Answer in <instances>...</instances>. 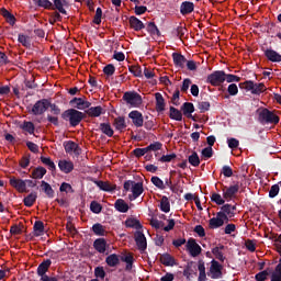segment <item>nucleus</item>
<instances>
[{"instance_id":"0e129e2a","label":"nucleus","mask_w":281,"mask_h":281,"mask_svg":"<svg viewBox=\"0 0 281 281\" xmlns=\"http://www.w3.org/2000/svg\"><path fill=\"white\" fill-rule=\"evenodd\" d=\"M193 85H191V79L187 78L182 80V86L180 87V90L178 92L187 93L189 91V88H191Z\"/></svg>"},{"instance_id":"5701e85b","label":"nucleus","mask_w":281,"mask_h":281,"mask_svg":"<svg viewBox=\"0 0 281 281\" xmlns=\"http://www.w3.org/2000/svg\"><path fill=\"white\" fill-rule=\"evenodd\" d=\"M113 127L115 131L123 133L126 130V120L124 116H117L113 120Z\"/></svg>"},{"instance_id":"412c9836","label":"nucleus","mask_w":281,"mask_h":281,"mask_svg":"<svg viewBox=\"0 0 281 281\" xmlns=\"http://www.w3.org/2000/svg\"><path fill=\"white\" fill-rule=\"evenodd\" d=\"M58 167H59V170L66 175L75 170V164H72V161H69V160H59Z\"/></svg>"},{"instance_id":"f03ea898","label":"nucleus","mask_w":281,"mask_h":281,"mask_svg":"<svg viewBox=\"0 0 281 281\" xmlns=\"http://www.w3.org/2000/svg\"><path fill=\"white\" fill-rule=\"evenodd\" d=\"M124 191L133 192V194L128 195V200L135 201L139 196H142V194H144V182H135V181H131V180L125 181L124 182Z\"/></svg>"},{"instance_id":"4be33fe9","label":"nucleus","mask_w":281,"mask_h":281,"mask_svg":"<svg viewBox=\"0 0 281 281\" xmlns=\"http://www.w3.org/2000/svg\"><path fill=\"white\" fill-rule=\"evenodd\" d=\"M195 5L193 4V2L184 1L180 4V14H182V16H187L193 13Z\"/></svg>"},{"instance_id":"680f3d73","label":"nucleus","mask_w":281,"mask_h":281,"mask_svg":"<svg viewBox=\"0 0 281 281\" xmlns=\"http://www.w3.org/2000/svg\"><path fill=\"white\" fill-rule=\"evenodd\" d=\"M105 276L106 273L104 272V268L95 267L93 269V277H95L97 279L103 280Z\"/></svg>"},{"instance_id":"7c9ffc66","label":"nucleus","mask_w":281,"mask_h":281,"mask_svg":"<svg viewBox=\"0 0 281 281\" xmlns=\"http://www.w3.org/2000/svg\"><path fill=\"white\" fill-rule=\"evenodd\" d=\"M120 260L122 261V257L119 258L116 254L106 256L104 262H106V266L110 268H115L117 265H120Z\"/></svg>"},{"instance_id":"aec40b11","label":"nucleus","mask_w":281,"mask_h":281,"mask_svg":"<svg viewBox=\"0 0 281 281\" xmlns=\"http://www.w3.org/2000/svg\"><path fill=\"white\" fill-rule=\"evenodd\" d=\"M221 276H223V273H221V265L218 261H211V279L217 280L221 279Z\"/></svg>"},{"instance_id":"c85d7f7f","label":"nucleus","mask_w":281,"mask_h":281,"mask_svg":"<svg viewBox=\"0 0 281 281\" xmlns=\"http://www.w3.org/2000/svg\"><path fill=\"white\" fill-rule=\"evenodd\" d=\"M40 187L42 188V192H44V194H46V198L48 199H53L55 198V191L53 190V188L50 187V184L46 181H42L40 182Z\"/></svg>"},{"instance_id":"6ab92c4d","label":"nucleus","mask_w":281,"mask_h":281,"mask_svg":"<svg viewBox=\"0 0 281 281\" xmlns=\"http://www.w3.org/2000/svg\"><path fill=\"white\" fill-rule=\"evenodd\" d=\"M265 52V57L267 60L271 63H281V55L280 53L273 50V49H263Z\"/></svg>"},{"instance_id":"4c0bfd02","label":"nucleus","mask_w":281,"mask_h":281,"mask_svg":"<svg viewBox=\"0 0 281 281\" xmlns=\"http://www.w3.org/2000/svg\"><path fill=\"white\" fill-rule=\"evenodd\" d=\"M44 235V223L42 221H35L33 224V236L40 237Z\"/></svg>"},{"instance_id":"338daca9","label":"nucleus","mask_w":281,"mask_h":281,"mask_svg":"<svg viewBox=\"0 0 281 281\" xmlns=\"http://www.w3.org/2000/svg\"><path fill=\"white\" fill-rule=\"evenodd\" d=\"M128 71L137 78H142V67L140 66H130Z\"/></svg>"},{"instance_id":"774afa93","label":"nucleus","mask_w":281,"mask_h":281,"mask_svg":"<svg viewBox=\"0 0 281 281\" xmlns=\"http://www.w3.org/2000/svg\"><path fill=\"white\" fill-rule=\"evenodd\" d=\"M161 147H162V144L156 142L154 144H149V146L146 148H140V150L157 151V150H160Z\"/></svg>"},{"instance_id":"ea45409f","label":"nucleus","mask_w":281,"mask_h":281,"mask_svg":"<svg viewBox=\"0 0 281 281\" xmlns=\"http://www.w3.org/2000/svg\"><path fill=\"white\" fill-rule=\"evenodd\" d=\"M124 225L126 227L133 228V229H142L143 228L142 223H139L138 220L133 218V217L126 218V222H124Z\"/></svg>"},{"instance_id":"f3484780","label":"nucleus","mask_w":281,"mask_h":281,"mask_svg":"<svg viewBox=\"0 0 281 281\" xmlns=\"http://www.w3.org/2000/svg\"><path fill=\"white\" fill-rule=\"evenodd\" d=\"M70 105L75 106L77 110L82 111L90 109L89 106H91V103L89 101L82 100V98H72V100H70Z\"/></svg>"},{"instance_id":"473e14b6","label":"nucleus","mask_w":281,"mask_h":281,"mask_svg":"<svg viewBox=\"0 0 281 281\" xmlns=\"http://www.w3.org/2000/svg\"><path fill=\"white\" fill-rule=\"evenodd\" d=\"M184 114L173 106H169V119L176 122H182Z\"/></svg>"},{"instance_id":"bb28decb","label":"nucleus","mask_w":281,"mask_h":281,"mask_svg":"<svg viewBox=\"0 0 281 281\" xmlns=\"http://www.w3.org/2000/svg\"><path fill=\"white\" fill-rule=\"evenodd\" d=\"M239 187L238 184L229 186L228 188H225L224 190V199L225 201H229L234 199V195L238 192Z\"/></svg>"},{"instance_id":"72a5a7b5","label":"nucleus","mask_w":281,"mask_h":281,"mask_svg":"<svg viewBox=\"0 0 281 281\" xmlns=\"http://www.w3.org/2000/svg\"><path fill=\"white\" fill-rule=\"evenodd\" d=\"M91 232H93V235L98 236V237H104L106 236V229L104 228V226H102V224L100 223H95L91 226Z\"/></svg>"},{"instance_id":"5fc2aeb1","label":"nucleus","mask_w":281,"mask_h":281,"mask_svg":"<svg viewBox=\"0 0 281 281\" xmlns=\"http://www.w3.org/2000/svg\"><path fill=\"white\" fill-rule=\"evenodd\" d=\"M188 162L192 167H195V168L200 167V157L198 156V153L193 151V154L189 156Z\"/></svg>"},{"instance_id":"6e6552de","label":"nucleus","mask_w":281,"mask_h":281,"mask_svg":"<svg viewBox=\"0 0 281 281\" xmlns=\"http://www.w3.org/2000/svg\"><path fill=\"white\" fill-rule=\"evenodd\" d=\"M135 244L137 245V249L144 252L148 248V243L146 240V235L143 232H135Z\"/></svg>"},{"instance_id":"c756f323","label":"nucleus","mask_w":281,"mask_h":281,"mask_svg":"<svg viewBox=\"0 0 281 281\" xmlns=\"http://www.w3.org/2000/svg\"><path fill=\"white\" fill-rule=\"evenodd\" d=\"M50 265H52L50 259H46V260L42 261L37 266V276H46V272H48Z\"/></svg>"},{"instance_id":"dca6fc26","label":"nucleus","mask_w":281,"mask_h":281,"mask_svg":"<svg viewBox=\"0 0 281 281\" xmlns=\"http://www.w3.org/2000/svg\"><path fill=\"white\" fill-rule=\"evenodd\" d=\"M128 119L133 121V125L140 128L144 125V115L139 111H131Z\"/></svg>"},{"instance_id":"e433bc0d","label":"nucleus","mask_w":281,"mask_h":281,"mask_svg":"<svg viewBox=\"0 0 281 281\" xmlns=\"http://www.w3.org/2000/svg\"><path fill=\"white\" fill-rule=\"evenodd\" d=\"M160 263L165 267H173L176 265V261L173 257L169 254H162L160 255Z\"/></svg>"},{"instance_id":"2eb2a0df","label":"nucleus","mask_w":281,"mask_h":281,"mask_svg":"<svg viewBox=\"0 0 281 281\" xmlns=\"http://www.w3.org/2000/svg\"><path fill=\"white\" fill-rule=\"evenodd\" d=\"M236 211V205H232V204H224V206H222V211L217 212V217H234L235 212Z\"/></svg>"},{"instance_id":"f257e3e1","label":"nucleus","mask_w":281,"mask_h":281,"mask_svg":"<svg viewBox=\"0 0 281 281\" xmlns=\"http://www.w3.org/2000/svg\"><path fill=\"white\" fill-rule=\"evenodd\" d=\"M61 119L64 122H68L70 127L76 128L85 119V113L75 109H68L61 113Z\"/></svg>"},{"instance_id":"13d9d810","label":"nucleus","mask_w":281,"mask_h":281,"mask_svg":"<svg viewBox=\"0 0 281 281\" xmlns=\"http://www.w3.org/2000/svg\"><path fill=\"white\" fill-rule=\"evenodd\" d=\"M122 262H126V271H131L133 269L134 258L131 255L122 256Z\"/></svg>"},{"instance_id":"cd10ccee","label":"nucleus","mask_w":281,"mask_h":281,"mask_svg":"<svg viewBox=\"0 0 281 281\" xmlns=\"http://www.w3.org/2000/svg\"><path fill=\"white\" fill-rule=\"evenodd\" d=\"M154 99L156 100V112L160 113L165 111V99L162 98V94L159 92L154 93Z\"/></svg>"},{"instance_id":"1a4fd4ad","label":"nucleus","mask_w":281,"mask_h":281,"mask_svg":"<svg viewBox=\"0 0 281 281\" xmlns=\"http://www.w3.org/2000/svg\"><path fill=\"white\" fill-rule=\"evenodd\" d=\"M64 150H66V154L68 155H72V154L77 156L81 155V148L74 140L64 142Z\"/></svg>"},{"instance_id":"423d86ee","label":"nucleus","mask_w":281,"mask_h":281,"mask_svg":"<svg viewBox=\"0 0 281 281\" xmlns=\"http://www.w3.org/2000/svg\"><path fill=\"white\" fill-rule=\"evenodd\" d=\"M206 82L211 83L213 87H218L225 82V72L223 70H215V72L209 75Z\"/></svg>"},{"instance_id":"de8ad7c7","label":"nucleus","mask_w":281,"mask_h":281,"mask_svg":"<svg viewBox=\"0 0 281 281\" xmlns=\"http://www.w3.org/2000/svg\"><path fill=\"white\" fill-rule=\"evenodd\" d=\"M246 91L251 92L252 95H260L267 91V87L265 86V83L260 82L258 83V86H256V88Z\"/></svg>"},{"instance_id":"ddd939ff","label":"nucleus","mask_w":281,"mask_h":281,"mask_svg":"<svg viewBox=\"0 0 281 281\" xmlns=\"http://www.w3.org/2000/svg\"><path fill=\"white\" fill-rule=\"evenodd\" d=\"M229 218L232 217H213L211 220H209V228L211 229H217L220 227H223V225L227 224V222H229Z\"/></svg>"},{"instance_id":"09e8293b","label":"nucleus","mask_w":281,"mask_h":281,"mask_svg":"<svg viewBox=\"0 0 281 281\" xmlns=\"http://www.w3.org/2000/svg\"><path fill=\"white\" fill-rule=\"evenodd\" d=\"M225 201H231V199L229 200H225V198L221 196V194L215 193V192H213L211 194V202H213V203H215V204H217L220 206L221 205H225Z\"/></svg>"},{"instance_id":"b1692460","label":"nucleus","mask_w":281,"mask_h":281,"mask_svg":"<svg viewBox=\"0 0 281 281\" xmlns=\"http://www.w3.org/2000/svg\"><path fill=\"white\" fill-rule=\"evenodd\" d=\"M44 176H46V168L38 166V167H35L33 171H31V176L29 177L33 180H41L44 178Z\"/></svg>"},{"instance_id":"a211bd4d","label":"nucleus","mask_w":281,"mask_h":281,"mask_svg":"<svg viewBox=\"0 0 281 281\" xmlns=\"http://www.w3.org/2000/svg\"><path fill=\"white\" fill-rule=\"evenodd\" d=\"M128 24L131 25V29L135 30V32H139L146 29V25L144 24V22H142V20H139L136 16L128 18Z\"/></svg>"},{"instance_id":"6e6d98bb","label":"nucleus","mask_w":281,"mask_h":281,"mask_svg":"<svg viewBox=\"0 0 281 281\" xmlns=\"http://www.w3.org/2000/svg\"><path fill=\"white\" fill-rule=\"evenodd\" d=\"M18 43H20L22 46L30 48L31 47V38L26 35H18Z\"/></svg>"},{"instance_id":"20e7f679","label":"nucleus","mask_w":281,"mask_h":281,"mask_svg":"<svg viewBox=\"0 0 281 281\" xmlns=\"http://www.w3.org/2000/svg\"><path fill=\"white\" fill-rule=\"evenodd\" d=\"M52 104L53 103H50V100L48 99L37 100L33 104V106H31V110H29V113L35 116L43 115Z\"/></svg>"},{"instance_id":"79ce46f5","label":"nucleus","mask_w":281,"mask_h":281,"mask_svg":"<svg viewBox=\"0 0 281 281\" xmlns=\"http://www.w3.org/2000/svg\"><path fill=\"white\" fill-rule=\"evenodd\" d=\"M99 128L102 134L106 135V137H113V128L110 123H100Z\"/></svg>"},{"instance_id":"8fccbe9b","label":"nucleus","mask_w":281,"mask_h":281,"mask_svg":"<svg viewBox=\"0 0 281 281\" xmlns=\"http://www.w3.org/2000/svg\"><path fill=\"white\" fill-rule=\"evenodd\" d=\"M238 89L252 90L258 87V83H255L252 80H247L245 82L238 83Z\"/></svg>"},{"instance_id":"052dcab7","label":"nucleus","mask_w":281,"mask_h":281,"mask_svg":"<svg viewBox=\"0 0 281 281\" xmlns=\"http://www.w3.org/2000/svg\"><path fill=\"white\" fill-rule=\"evenodd\" d=\"M198 110H200V113L209 112L211 110V103L209 101H200L198 103Z\"/></svg>"},{"instance_id":"9d476101","label":"nucleus","mask_w":281,"mask_h":281,"mask_svg":"<svg viewBox=\"0 0 281 281\" xmlns=\"http://www.w3.org/2000/svg\"><path fill=\"white\" fill-rule=\"evenodd\" d=\"M180 113L184 114V117L193 120V122H195V117H193V113L195 112V106L193 105V103H189V102H184L182 103V105L180 106Z\"/></svg>"},{"instance_id":"c9c22d12","label":"nucleus","mask_w":281,"mask_h":281,"mask_svg":"<svg viewBox=\"0 0 281 281\" xmlns=\"http://www.w3.org/2000/svg\"><path fill=\"white\" fill-rule=\"evenodd\" d=\"M40 161L42 162V165L48 168V171L55 172L57 170L55 162L49 157L42 156L40 157Z\"/></svg>"},{"instance_id":"58836bf2","label":"nucleus","mask_w":281,"mask_h":281,"mask_svg":"<svg viewBox=\"0 0 281 281\" xmlns=\"http://www.w3.org/2000/svg\"><path fill=\"white\" fill-rule=\"evenodd\" d=\"M114 207H115V211H117L120 213L128 212V204L122 199L115 200Z\"/></svg>"},{"instance_id":"f704fd0d","label":"nucleus","mask_w":281,"mask_h":281,"mask_svg":"<svg viewBox=\"0 0 281 281\" xmlns=\"http://www.w3.org/2000/svg\"><path fill=\"white\" fill-rule=\"evenodd\" d=\"M1 15H3V19H5L8 24H10L11 26H14V24H16V18H14V14L10 13L8 9H1Z\"/></svg>"},{"instance_id":"bf43d9fd","label":"nucleus","mask_w":281,"mask_h":281,"mask_svg":"<svg viewBox=\"0 0 281 281\" xmlns=\"http://www.w3.org/2000/svg\"><path fill=\"white\" fill-rule=\"evenodd\" d=\"M102 72L104 74V76L111 77L115 74V66H113V64H108L106 66H104V68H102Z\"/></svg>"},{"instance_id":"3c124183","label":"nucleus","mask_w":281,"mask_h":281,"mask_svg":"<svg viewBox=\"0 0 281 281\" xmlns=\"http://www.w3.org/2000/svg\"><path fill=\"white\" fill-rule=\"evenodd\" d=\"M33 3L46 10L53 9V2H50L49 0H33Z\"/></svg>"},{"instance_id":"4468645a","label":"nucleus","mask_w":281,"mask_h":281,"mask_svg":"<svg viewBox=\"0 0 281 281\" xmlns=\"http://www.w3.org/2000/svg\"><path fill=\"white\" fill-rule=\"evenodd\" d=\"M102 192H114L116 189L115 184H111L109 181L92 180L91 181Z\"/></svg>"},{"instance_id":"2f4dec72","label":"nucleus","mask_w":281,"mask_h":281,"mask_svg":"<svg viewBox=\"0 0 281 281\" xmlns=\"http://www.w3.org/2000/svg\"><path fill=\"white\" fill-rule=\"evenodd\" d=\"M53 10H57L59 13L61 14H67L66 9H64V7H66L68 4V2L66 0H53Z\"/></svg>"},{"instance_id":"e2e57ef3","label":"nucleus","mask_w":281,"mask_h":281,"mask_svg":"<svg viewBox=\"0 0 281 281\" xmlns=\"http://www.w3.org/2000/svg\"><path fill=\"white\" fill-rule=\"evenodd\" d=\"M191 274H193V262H189L187 263V266L184 267V270L182 271V276L187 279H189L191 277Z\"/></svg>"},{"instance_id":"9b49d317","label":"nucleus","mask_w":281,"mask_h":281,"mask_svg":"<svg viewBox=\"0 0 281 281\" xmlns=\"http://www.w3.org/2000/svg\"><path fill=\"white\" fill-rule=\"evenodd\" d=\"M10 186L11 188H13V190H15V192L22 194V193H26V184L24 183V181L16 179L14 177L10 178Z\"/></svg>"},{"instance_id":"a18cd8bd","label":"nucleus","mask_w":281,"mask_h":281,"mask_svg":"<svg viewBox=\"0 0 281 281\" xmlns=\"http://www.w3.org/2000/svg\"><path fill=\"white\" fill-rule=\"evenodd\" d=\"M224 249H225V246H223V245H220V246L213 248V251H212L213 256H215V258L217 260H220V262L225 261V257L223 256V252H222V250H224Z\"/></svg>"},{"instance_id":"864d4df0","label":"nucleus","mask_w":281,"mask_h":281,"mask_svg":"<svg viewBox=\"0 0 281 281\" xmlns=\"http://www.w3.org/2000/svg\"><path fill=\"white\" fill-rule=\"evenodd\" d=\"M149 182H151V184H154V187H156L158 190H165V184L162 180H160V178H158L157 176H151Z\"/></svg>"},{"instance_id":"393cba45","label":"nucleus","mask_w":281,"mask_h":281,"mask_svg":"<svg viewBox=\"0 0 281 281\" xmlns=\"http://www.w3.org/2000/svg\"><path fill=\"white\" fill-rule=\"evenodd\" d=\"M86 110H87L86 114L89 117H99L100 115L104 114V109H102V106L100 105H97L93 108H87Z\"/></svg>"},{"instance_id":"a878e982","label":"nucleus","mask_w":281,"mask_h":281,"mask_svg":"<svg viewBox=\"0 0 281 281\" xmlns=\"http://www.w3.org/2000/svg\"><path fill=\"white\" fill-rule=\"evenodd\" d=\"M93 249L98 251V254H104L106 251V240L104 238L93 240Z\"/></svg>"},{"instance_id":"c03bdc74","label":"nucleus","mask_w":281,"mask_h":281,"mask_svg":"<svg viewBox=\"0 0 281 281\" xmlns=\"http://www.w3.org/2000/svg\"><path fill=\"white\" fill-rule=\"evenodd\" d=\"M20 130L26 132L29 135H33V133L35 132V126L32 122L24 121L22 122V125H20Z\"/></svg>"},{"instance_id":"0eeeda50","label":"nucleus","mask_w":281,"mask_h":281,"mask_svg":"<svg viewBox=\"0 0 281 281\" xmlns=\"http://www.w3.org/2000/svg\"><path fill=\"white\" fill-rule=\"evenodd\" d=\"M187 251L191 255V257L195 258L202 254V247L195 241L194 238H189L187 241Z\"/></svg>"},{"instance_id":"a19ab883","label":"nucleus","mask_w":281,"mask_h":281,"mask_svg":"<svg viewBox=\"0 0 281 281\" xmlns=\"http://www.w3.org/2000/svg\"><path fill=\"white\" fill-rule=\"evenodd\" d=\"M35 200H37V194L35 192H31L29 193V195L24 196L22 203L24 204V206L31 207L35 203Z\"/></svg>"},{"instance_id":"4d7b16f0","label":"nucleus","mask_w":281,"mask_h":281,"mask_svg":"<svg viewBox=\"0 0 281 281\" xmlns=\"http://www.w3.org/2000/svg\"><path fill=\"white\" fill-rule=\"evenodd\" d=\"M89 211H91L93 214H100V212H102V205L95 201H91L89 204Z\"/></svg>"},{"instance_id":"69168bd1","label":"nucleus","mask_w":281,"mask_h":281,"mask_svg":"<svg viewBox=\"0 0 281 281\" xmlns=\"http://www.w3.org/2000/svg\"><path fill=\"white\" fill-rule=\"evenodd\" d=\"M173 159H176V154L162 155V156H160V158H158V162H160V164H169Z\"/></svg>"},{"instance_id":"37998d69","label":"nucleus","mask_w":281,"mask_h":281,"mask_svg":"<svg viewBox=\"0 0 281 281\" xmlns=\"http://www.w3.org/2000/svg\"><path fill=\"white\" fill-rule=\"evenodd\" d=\"M144 29L148 31L149 36H160V31H158L155 22H148V25H146Z\"/></svg>"},{"instance_id":"f8f14e48","label":"nucleus","mask_w":281,"mask_h":281,"mask_svg":"<svg viewBox=\"0 0 281 281\" xmlns=\"http://www.w3.org/2000/svg\"><path fill=\"white\" fill-rule=\"evenodd\" d=\"M171 59L173 60V66L178 69H184V65L192 60H187V58L180 53H171Z\"/></svg>"},{"instance_id":"603ef678","label":"nucleus","mask_w":281,"mask_h":281,"mask_svg":"<svg viewBox=\"0 0 281 281\" xmlns=\"http://www.w3.org/2000/svg\"><path fill=\"white\" fill-rule=\"evenodd\" d=\"M187 34V27L179 25L176 29H173V35L178 37L180 41L184 38V35Z\"/></svg>"},{"instance_id":"49530a36","label":"nucleus","mask_w":281,"mask_h":281,"mask_svg":"<svg viewBox=\"0 0 281 281\" xmlns=\"http://www.w3.org/2000/svg\"><path fill=\"white\" fill-rule=\"evenodd\" d=\"M159 210L162 213H169V210H170L169 199L167 196H165V195H162L160 198Z\"/></svg>"},{"instance_id":"7ed1b4c3","label":"nucleus","mask_w":281,"mask_h":281,"mask_svg":"<svg viewBox=\"0 0 281 281\" xmlns=\"http://www.w3.org/2000/svg\"><path fill=\"white\" fill-rule=\"evenodd\" d=\"M258 122H260V124H279L280 116L273 114V112L269 111V109H262L258 113Z\"/></svg>"},{"instance_id":"39448f33","label":"nucleus","mask_w":281,"mask_h":281,"mask_svg":"<svg viewBox=\"0 0 281 281\" xmlns=\"http://www.w3.org/2000/svg\"><path fill=\"white\" fill-rule=\"evenodd\" d=\"M122 100L131 108H139L143 103L142 95L135 91H126L122 97Z\"/></svg>"}]
</instances>
